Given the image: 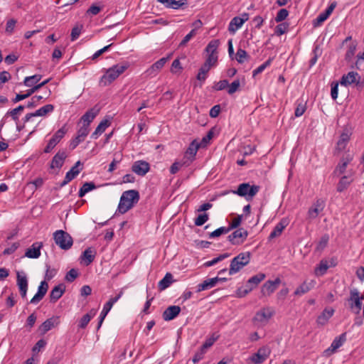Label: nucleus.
<instances>
[{
    "mask_svg": "<svg viewBox=\"0 0 364 364\" xmlns=\"http://www.w3.org/2000/svg\"><path fill=\"white\" fill-rule=\"evenodd\" d=\"M139 200V193L136 190H129L124 191L118 205V211L124 214L130 210L134 205L138 203Z\"/></svg>",
    "mask_w": 364,
    "mask_h": 364,
    "instance_id": "obj_1",
    "label": "nucleus"
},
{
    "mask_svg": "<svg viewBox=\"0 0 364 364\" xmlns=\"http://www.w3.org/2000/svg\"><path fill=\"white\" fill-rule=\"evenodd\" d=\"M127 63L116 64L106 70L105 73L101 77L100 83L103 86H107L115 80L127 68Z\"/></svg>",
    "mask_w": 364,
    "mask_h": 364,
    "instance_id": "obj_2",
    "label": "nucleus"
},
{
    "mask_svg": "<svg viewBox=\"0 0 364 364\" xmlns=\"http://www.w3.org/2000/svg\"><path fill=\"white\" fill-rule=\"evenodd\" d=\"M251 259V254L249 252H241L235 257L230 262L229 274L232 275L240 271L247 265Z\"/></svg>",
    "mask_w": 364,
    "mask_h": 364,
    "instance_id": "obj_3",
    "label": "nucleus"
},
{
    "mask_svg": "<svg viewBox=\"0 0 364 364\" xmlns=\"http://www.w3.org/2000/svg\"><path fill=\"white\" fill-rule=\"evenodd\" d=\"M364 299V295L361 294L357 289H353L350 291V296L347 301L350 311L359 314L362 309V301Z\"/></svg>",
    "mask_w": 364,
    "mask_h": 364,
    "instance_id": "obj_4",
    "label": "nucleus"
},
{
    "mask_svg": "<svg viewBox=\"0 0 364 364\" xmlns=\"http://www.w3.org/2000/svg\"><path fill=\"white\" fill-rule=\"evenodd\" d=\"M260 187L257 185H250L248 183H242L240 184L236 191L232 193L239 196L245 198L246 200H252L259 192Z\"/></svg>",
    "mask_w": 364,
    "mask_h": 364,
    "instance_id": "obj_5",
    "label": "nucleus"
},
{
    "mask_svg": "<svg viewBox=\"0 0 364 364\" xmlns=\"http://www.w3.org/2000/svg\"><path fill=\"white\" fill-rule=\"evenodd\" d=\"M53 239L55 244L62 250H69L73 244L72 237L67 232L59 230L53 233Z\"/></svg>",
    "mask_w": 364,
    "mask_h": 364,
    "instance_id": "obj_6",
    "label": "nucleus"
},
{
    "mask_svg": "<svg viewBox=\"0 0 364 364\" xmlns=\"http://www.w3.org/2000/svg\"><path fill=\"white\" fill-rule=\"evenodd\" d=\"M274 314L275 311L274 308L266 306L261 309L255 314L253 321L255 323L259 326H265Z\"/></svg>",
    "mask_w": 364,
    "mask_h": 364,
    "instance_id": "obj_7",
    "label": "nucleus"
},
{
    "mask_svg": "<svg viewBox=\"0 0 364 364\" xmlns=\"http://www.w3.org/2000/svg\"><path fill=\"white\" fill-rule=\"evenodd\" d=\"M271 350L267 346L259 348L257 353L252 354L248 360L253 364H261L269 356Z\"/></svg>",
    "mask_w": 364,
    "mask_h": 364,
    "instance_id": "obj_8",
    "label": "nucleus"
},
{
    "mask_svg": "<svg viewBox=\"0 0 364 364\" xmlns=\"http://www.w3.org/2000/svg\"><path fill=\"white\" fill-rule=\"evenodd\" d=\"M248 236V232L244 228H238L231 233L228 237V240L232 245H239L242 244Z\"/></svg>",
    "mask_w": 364,
    "mask_h": 364,
    "instance_id": "obj_9",
    "label": "nucleus"
},
{
    "mask_svg": "<svg viewBox=\"0 0 364 364\" xmlns=\"http://www.w3.org/2000/svg\"><path fill=\"white\" fill-rule=\"evenodd\" d=\"M67 132L65 126L58 129L52 138L49 140L47 146L44 149L45 153H50L52 149L59 143V141L64 137Z\"/></svg>",
    "mask_w": 364,
    "mask_h": 364,
    "instance_id": "obj_10",
    "label": "nucleus"
},
{
    "mask_svg": "<svg viewBox=\"0 0 364 364\" xmlns=\"http://www.w3.org/2000/svg\"><path fill=\"white\" fill-rule=\"evenodd\" d=\"M346 341V333H341L339 336L336 337L332 341L331 346L324 350L323 353L326 356L333 354L341 347Z\"/></svg>",
    "mask_w": 364,
    "mask_h": 364,
    "instance_id": "obj_11",
    "label": "nucleus"
},
{
    "mask_svg": "<svg viewBox=\"0 0 364 364\" xmlns=\"http://www.w3.org/2000/svg\"><path fill=\"white\" fill-rule=\"evenodd\" d=\"M169 56L166 58H162L157 60L156 63H154L151 67H149L145 72L144 74L146 76L149 77H155L160 70L163 68V67L165 65V64L167 63V61L169 59Z\"/></svg>",
    "mask_w": 364,
    "mask_h": 364,
    "instance_id": "obj_12",
    "label": "nucleus"
},
{
    "mask_svg": "<svg viewBox=\"0 0 364 364\" xmlns=\"http://www.w3.org/2000/svg\"><path fill=\"white\" fill-rule=\"evenodd\" d=\"M249 19V15L247 13H244L242 16L234 17L230 22L228 26V31L231 33H235L238 29H240L245 22Z\"/></svg>",
    "mask_w": 364,
    "mask_h": 364,
    "instance_id": "obj_13",
    "label": "nucleus"
},
{
    "mask_svg": "<svg viewBox=\"0 0 364 364\" xmlns=\"http://www.w3.org/2000/svg\"><path fill=\"white\" fill-rule=\"evenodd\" d=\"M149 170V164L144 160L136 161L132 166V171L140 176H145Z\"/></svg>",
    "mask_w": 364,
    "mask_h": 364,
    "instance_id": "obj_14",
    "label": "nucleus"
},
{
    "mask_svg": "<svg viewBox=\"0 0 364 364\" xmlns=\"http://www.w3.org/2000/svg\"><path fill=\"white\" fill-rule=\"evenodd\" d=\"M60 323L59 316H53L46 319L38 328V331L41 335H44L48 331L57 326Z\"/></svg>",
    "mask_w": 364,
    "mask_h": 364,
    "instance_id": "obj_15",
    "label": "nucleus"
},
{
    "mask_svg": "<svg viewBox=\"0 0 364 364\" xmlns=\"http://www.w3.org/2000/svg\"><path fill=\"white\" fill-rule=\"evenodd\" d=\"M226 278L225 277H213L204 280L202 283L197 286V291L200 292L207 289H210L216 286L219 282H225Z\"/></svg>",
    "mask_w": 364,
    "mask_h": 364,
    "instance_id": "obj_16",
    "label": "nucleus"
},
{
    "mask_svg": "<svg viewBox=\"0 0 364 364\" xmlns=\"http://www.w3.org/2000/svg\"><path fill=\"white\" fill-rule=\"evenodd\" d=\"M54 107L53 105L48 104L46 105L40 109H37L36 112L27 114L24 117V122H28L33 117H44L48 113H50L53 111Z\"/></svg>",
    "mask_w": 364,
    "mask_h": 364,
    "instance_id": "obj_17",
    "label": "nucleus"
},
{
    "mask_svg": "<svg viewBox=\"0 0 364 364\" xmlns=\"http://www.w3.org/2000/svg\"><path fill=\"white\" fill-rule=\"evenodd\" d=\"M360 79V76L357 72L350 71L346 75H343L340 82L341 85L348 87L354 83H356V85H358Z\"/></svg>",
    "mask_w": 364,
    "mask_h": 364,
    "instance_id": "obj_18",
    "label": "nucleus"
},
{
    "mask_svg": "<svg viewBox=\"0 0 364 364\" xmlns=\"http://www.w3.org/2000/svg\"><path fill=\"white\" fill-rule=\"evenodd\" d=\"M17 286L22 298H26L28 290V279L24 272H17Z\"/></svg>",
    "mask_w": 364,
    "mask_h": 364,
    "instance_id": "obj_19",
    "label": "nucleus"
},
{
    "mask_svg": "<svg viewBox=\"0 0 364 364\" xmlns=\"http://www.w3.org/2000/svg\"><path fill=\"white\" fill-rule=\"evenodd\" d=\"M325 204L323 200H317L308 210V218L309 219H315L319 213L323 211Z\"/></svg>",
    "mask_w": 364,
    "mask_h": 364,
    "instance_id": "obj_20",
    "label": "nucleus"
},
{
    "mask_svg": "<svg viewBox=\"0 0 364 364\" xmlns=\"http://www.w3.org/2000/svg\"><path fill=\"white\" fill-rule=\"evenodd\" d=\"M48 289V284L46 281H42L38 288L37 293L31 299V304L38 303L46 295Z\"/></svg>",
    "mask_w": 364,
    "mask_h": 364,
    "instance_id": "obj_21",
    "label": "nucleus"
},
{
    "mask_svg": "<svg viewBox=\"0 0 364 364\" xmlns=\"http://www.w3.org/2000/svg\"><path fill=\"white\" fill-rule=\"evenodd\" d=\"M81 165V162L77 161L75 164L66 173L65 177L62 183V186H65L74 179L80 172L81 168L78 167Z\"/></svg>",
    "mask_w": 364,
    "mask_h": 364,
    "instance_id": "obj_22",
    "label": "nucleus"
},
{
    "mask_svg": "<svg viewBox=\"0 0 364 364\" xmlns=\"http://www.w3.org/2000/svg\"><path fill=\"white\" fill-rule=\"evenodd\" d=\"M66 157H67V154L64 151H58L53 156V158L51 161L50 168L60 169L63 166Z\"/></svg>",
    "mask_w": 364,
    "mask_h": 364,
    "instance_id": "obj_23",
    "label": "nucleus"
},
{
    "mask_svg": "<svg viewBox=\"0 0 364 364\" xmlns=\"http://www.w3.org/2000/svg\"><path fill=\"white\" fill-rule=\"evenodd\" d=\"M316 282L314 280L304 281L301 285H299L294 291V294L296 296H301L309 292L311 289L314 287Z\"/></svg>",
    "mask_w": 364,
    "mask_h": 364,
    "instance_id": "obj_24",
    "label": "nucleus"
},
{
    "mask_svg": "<svg viewBox=\"0 0 364 364\" xmlns=\"http://www.w3.org/2000/svg\"><path fill=\"white\" fill-rule=\"evenodd\" d=\"M181 308L178 306H170L163 313V318L165 321H171L175 318L180 313Z\"/></svg>",
    "mask_w": 364,
    "mask_h": 364,
    "instance_id": "obj_25",
    "label": "nucleus"
},
{
    "mask_svg": "<svg viewBox=\"0 0 364 364\" xmlns=\"http://www.w3.org/2000/svg\"><path fill=\"white\" fill-rule=\"evenodd\" d=\"M42 247L41 242H35L31 247L27 249L25 256L28 258L36 259L41 256V248Z\"/></svg>",
    "mask_w": 364,
    "mask_h": 364,
    "instance_id": "obj_26",
    "label": "nucleus"
},
{
    "mask_svg": "<svg viewBox=\"0 0 364 364\" xmlns=\"http://www.w3.org/2000/svg\"><path fill=\"white\" fill-rule=\"evenodd\" d=\"M353 159V156L350 154L346 155V156L343 157L338 166H336L334 173L335 174H343L348 166V165L350 163V161Z\"/></svg>",
    "mask_w": 364,
    "mask_h": 364,
    "instance_id": "obj_27",
    "label": "nucleus"
},
{
    "mask_svg": "<svg viewBox=\"0 0 364 364\" xmlns=\"http://www.w3.org/2000/svg\"><path fill=\"white\" fill-rule=\"evenodd\" d=\"M279 283L280 279L279 278H277L274 281H267L263 284L262 287V293L264 295H270L275 291L277 285Z\"/></svg>",
    "mask_w": 364,
    "mask_h": 364,
    "instance_id": "obj_28",
    "label": "nucleus"
},
{
    "mask_svg": "<svg viewBox=\"0 0 364 364\" xmlns=\"http://www.w3.org/2000/svg\"><path fill=\"white\" fill-rule=\"evenodd\" d=\"M334 310L332 308H326L318 316L316 322L318 325L324 326L327 323L329 318L333 315Z\"/></svg>",
    "mask_w": 364,
    "mask_h": 364,
    "instance_id": "obj_29",
    "label": "nucleus"
},
{
    "mask_svg": "<svg viewBox=\"0 0 364 364\" xmlns=\"http://www.w3.org/2000/svg\"><path fill=\"white\" fill-rule=\"evenodd\" d=\"M98 112L99 110L96 108H92L87 112H86L81 117V122H82V125H87V127H90V124L97 115Z\"/></svg>",
    "mask_w": 364,
    "mask_h": 364,
    "instance_id": "obj_30",
    "label": "nucleus"
},
{
    "mask_svg": "<svg viewBox=\"0 0 364 364\" xmlns=\"http://www.w3.org/2000/svg\"><path fill=\"white\" fill-rule=\"evenodd\" d=\"M95 257V252L91 248H87L82 254L80 258L85 266L90 264Z\"/></svg>",
    "mask_w": 364,
    "mask_h": 364,
    "instance_id": "obj_31",
    "label": "nucleus"
},
{
    "mask_svg": "<svg viewBox=\"0 0 364 364\" xmlns=\"http://www.w3.org/2000/svg\"><path fill=\"white\" fill-rule=\"evenodd\" d=\"M288 223L287 220L282 219L279 223L276 225L274 230L271 232L269 236V239L272 240L274 237L279 236L284 229L287 227Z\"/></svg>",
    "mask_w": 364,
    "mask_h": 364,
    "instance_id": "obj_32",
    "label": "nucleus"
},
{
    "mask_svg": "<svg viewBox=\"0 0 364 364\" xmlns=\"http://www.w3.org/2000/svg\"><path fill=\"white\" fill-rule=\"evenodd\" d=\"M65 287L63 284L55 286L50 293V299L51 302L57 301L63 294Z\"/></svg>",
    "mask_w": 364,
    "mask_h": 364,
    "instance_id": "obj_33",
    "label": "nucleus"
},
{
    "mask_svg": "<svg viewBox=\"0 0 364 364\" xmlns=\"http://www.w3.org/2000/svg\"><path fill=\"white\" fill-rule=\"evenodd\" d=\"M173 282V275L167 272L164 277L159 281L158 284V287L160 291H164L166 288H168L172 283Z\"/></svg>",
    "mask_w": 364,
    "mask_h": 364,
    "instance_id": "obj_34",
    "label": "nucleus"
},
{
    "mask_svg": "<svg viewBox=\"0 0 364 364\" xmlns=\"http://www.w3.org/2000/svg\"><path fill=\"white\" fill-rule=\"evenodd\" d=\"M200 147H201L200 144L196 140H193L186 151V156H189L192 161Z\"/></svg>",
    "mask_w": 364,
    "mask_h": 364,
    "instance_id": "obj_35",
    "label": "nucleus"
},
{
    "mask_svg": "<svg viewBox=\"0 0 364 364\" xmlns=\"http://www.w3.org/2000/svg\"><path fill=\"white\" fill-rule=\"evenodd\" d=\"M109 124L108 120L104 119L100 122V123L98 124L97 128L95 129V132L92 134L91 137L92 139H97L100 135H101L105 129L109 127Z\"/></svg>",
    "mask_w": 364,
    "mask_h": 364,
    "instance_id": "obj_36",
    "label": "nucleus"
},
{
    "mask_svg": "<svg viewBox=\"0 0 364 364\" xmlns=\"http://www.w3.org/2000/svg\"><path fill=\"white\" fill-rule=\"evenodd\" d=\"M349 140L350 135L346 132L342 133L337 142L336 149L338 150L339 151H343L346 148Z\"/></svg>",
    "mask_w": 364,
    "mask_h": 364,
    "instance_id": "obj_37",
    "label": "nucleus"
},
{
    "mask_svg": "<svg viewBox=\"0 0 364 364\" xmlns=\"http://www.w3.org/2000/svg\"><path fill=\"white\" fill-rule=\"evenodd\" d=\"M95 314L96 311L92 309L89 313L84 315L79 321V327L80 328H85L90 320L95 316Z\"/></svg>",
    "mask_w": 364,
    "mask_h": 364,
    "instance_id": "obj_38",
    "label": "nucleus"
},
{
    "mask_svg": "<svg viewBox=\"0 0 364 364\" xmlns=\"http://www.w3.org/2000/svg\"><path fill=\"white\" fill-rule=\"evenodd\" d=\"M96 188L95 185L92 182H86L80 188L78 192V196L80 198L83 197L88 192L94 190Z\"/></svg>",
    "mask_w": 364,
    "mask_h": 364,
    "instance_id": "obj_39",
    "label": "nucleus"
},
{
    "mask_svg": "<svg viewBox=\"0 0 364 364\" xmlns=\"http://www.w3.org/2000/svg\"><path fill=\"white\" fill-rule=\"evenodd\" d=\"M41 75H34L26 77L23 80V83L26 87H33L41 80Z\"/></svg>",
    "mask_w": 364,
    "mask_h": 364,
    "instance_id": "obj_40",
    "label": "nucleus"
},
{
    "mask_svg": "<svg viewBox=\"0 0 364 364\" xmlns=\"http://www.w3.org/2000/svg\"><path fill=\"white\" fill-rule=\"evenodd\" d=\"M352 180L349 179L348 176H343L337 185V191L340 193L343 192L348 188V186L350 184Z\"/></svg>",
    "mask_w": 364,
    "mask_h": 364,
    "instance_id": "obj_41",
    "label": "nucleus"
},
{
    "mask_svg": "<svg viewBox=\"0 0 364 364\" xmlns=\"http://www.w3.org/2000/svg\"><path fill=\"white\" fill-rule=\"evenodd\" d=\"M265 278V274L263 273H259L252 277H250L247 281V284L249 286H253V289L262 280Z\"/></svg>",
    "mask_w": 364,
    "mask_h": 364,
    "instance_id": "obj_42",
    "label": "nucleus"
},
{
    "mask_svg": "<svg viewBox=\"0 0 364 364\" xmlns=\"http://www.w3.org/2000/svg\"><path fill=\"white\" fill-rule=\"evenodd\" d=\"M210 67L208 65L203 64L201 68L199 69L198 73L197 75V80L200 81H205L207 77V73L210 70Z\"/></svg>",
    "mask_w": 364,
    "mask_h": 364,
    "instance_id": "obj_43",
    "label": "nucleus"
},
{
    "mask_svg": "<svg viewBox=\"0 0 364 364\" xmlns=\"http://www.w3.org/2000/svg\"><path fill=\"white\" fill-rule=\"evenodd\" d=\"M24 109V106L23 105H19L18 107H17L15 109H13L11 110H9L6 112V114H5L4 116V118L7 117L9 115L11 117V118L16 121L18 120V114L22 112L23 110Z\"/></svg>",
    "mask_w": 364,
    "mask_h": 364,
    "instance_id": "obj_44",
    "label": "nucleus"
},
{
    "mask_svg": "<svg viewBox=\"0 0 364 364\" xmlns=\"http://www.w3.org/2000/svg\"><path fill=\"white\" fill-rule=\"evenodd\" d=\"M122 294L123 291H121L116 296L110 298L109 301L104 305L103 309L109 312L113 305L122 297Z\"/></svg>",
    "mask_w": 364,
    "mask_h": 364,
    "instance_id": "obj_45",
    "label": "nucleus"
},
{
    "mask_svg": "<svg viewBox=\"0 0 364 364\" xmlns=\"http://www.w3.org/2000/svg\"><path fill=\"white\" fill-rule=\"evenodd\" d=\"M220 42L218 40H213L209 42L206 46L205 51L207 53H218L217 50L219 46Z\"/></svg>",
    "mask_w": 364,
    "mask_h": 364,
    "instance_id": "obj_46",
    "label": "nucleus"
},
{
    "mask_svg": "<svg viewBox=\"0 0 364 364\" xmlns=\"http://www.w3.org/2000/svg\"><path fill=\"white\" fill-rule=\"evenodd\" d=\"M230 231V228H228V227H220L213 232H210L209 235L210 238H214L218 237L220 236L223 234H227Z\"/></svg>",
    "mask_w": 364,
    "mask_h": 364,
    "instance_id": "obj_47",
    "label": "nucleus"
},
{
    "mask_svg": "<svg viewBox=\"0 0 364 364\" xmlns=\"http://www.w3.org/2000/svg\"><path fill=\"white\" fill-rule=\"evenodd\" d=\"M90 132V129L87 125H82L77 132V137L81 139L82 141Z\"/></svg>",
    "mask_w": 364,
    "mask_h": 364,
    "instance_id": "obj_48",
    "label": "nucleus"
},
{
    "mask_svg": "<svg viewBox=\"0 0 364 364\" xmlns=\"http://www.w3.org/2000/svg\"><path fill=\"white\" fill-rule=\"evenodd\" d=\"M328 240L329 236L327 234L323 235L318 242L316 250L317 251H322L327 246Z\"/></svg>",
    "mask_w": 364,
    "mask_h": 364,
    "instance_id": "obj_49",
    "label": "nucleus"
},
{
    "mask_svg": "<svg viewBox=\"0 0 364 364\" xmlns=\"http://www.w3.org/2000/svg\"><path fill=\"white\" fill-rule=\"evenodd\" d=\"M218 58V53H208V58L205 60L204 64L212 68L213 66H215L217 64Z\"/></svg>",
    "mask_w": 364,
    "mask_h": 364,
    "instance_id": "obj_50",
    "label": "nucleus"
},
{
    "mask_svg": "<svg viewBox=\"0 0 364 364\" xmlns=\"http://www.w3.org/2000/svg\"><path fill=\"white\" fill-rule=\"evenodd\" d=\"M229 257V254L225 253L220 255L218 257L213 258V259L208 261L204 263V266L205 267H211L217 264L218 262L222 261L223 259Z\"/></svg>",
    "mask_w": 364,
    "mask_h": 364,
    "instance_id": "obj_51",
    "label": "nucleus"
},
{
    "mask_svg": "<svg viewBox=\"0 0 364 364\" xmlns=\"http://www.w3.org/2000/svg\"><path fill=\"white\" fill-rule=\"evenodd\" d=\"M188 166L186 161H175L170 167V173L176 174L183 166Z\"/></svg>",
    "mask_w": 364,
    "mask_h": 364,
    "instance_id": "obj_52",
    "label": "nucleus"
},
{
    "mask_svg": "<svg viewBox=\"0 0 364 364\" xmlns=\"http://www.w3.org/2000/svg\"><path fill=\"white\" fill-rule=\"evenodd\" d=\"M328 268L327 262L326 261H321L318 266L315 269V273L317 275H323L326 272Z\"/></svg>",
    "mask_w": 364,
    "mask_h": 364,
    "instance_id": "obj_53",
    "label": "nucleus"
},
{
    "mask_svg": "<svg viewBox=\"0 0 364 364\" xmlns=\"http://www.w3.org/2000/svg\"><path fill=\"white\" fill-rule=\"evenodd\" d=\"M82 29V25L75 26L71 31L70 39L72 41L77 40L81 34Z\"/></svg>",
    "mask_w": 364,
    "mask_h": 364,
    "instance_id": "obj_54",
    "label": "nucleus"
},
{
    "mask_svg": "<svg viewBox=\"0 0 364 364\" xmlns=\"http://www.w3.org/2000/svg\"><path fill=\"white\" fill-rule=\"evenodd\" d=\"M272 58L268 59L267 61H265L264 63L260 65L258 68H257L255 70L252 72L253 77L256 76L257 75L262 73L268 66L270 65L272 63Z\"/></svg>",
    "mask_w": 364,
    "mask_h": 364,
    "instance_id": "obj_55",
    "label": "nucleus"
},
{
    "mask_svg": "<svg viewBox=\"0 0 364 364\" xmlns=\"http://www.w3.org/2000/svg\"><path fill=\"white\" fill-rule=\"evenodd\" d=\"M247 58L248 55L245 50L242 48L237 49L235 58L239 63H244L245 60L247 59Z\"/></svg>",
    "mask_w": 364,
    "mask_h": 364,
    "instance_id": "obj_56",
    "label": "nucleus"
},
{
    "mask_svg": "<svg viewBox=\"0 0 364 364\" xmlns=\"http://www.w3.org/2000/svg\"><path fill=\"white\" fill-rule=\"evenodd\" d=\"M209 219V216L207 213L200 214L194 220V223L196 226H201L205 224Z\"/></svg>",
    "mask_w": 364,
    "mask_h": 364,
    "instance_id": "obj_57",
    "label": "nucleus"
},
{
    "mask_svg": "<svg viewBox=\"0 0 364 364\" xmlns=\"http://www.w3.org/2000/svg\"><path fill=\"white\" fill-rule=\"evenodd\" d=\"M289 15V11L286 9H282L278 12L275 17V21L279 23L285 20Z\"/></svg>",
    "mask_w": 364,
    "mask_h": 364,
    "instance_id": "obj_58",
    "label": "nucleus"
},
{
    "mask_svg": "<svg viewBox=\"0 0 364 364\" xmlns=\"http://www.w3.org/2000/svg\"><path fill=\"white\" fill-rule=\"evenodd\" d=\"M328 18V17L323 12L319 14V15L316 17V18L314 19L313 21L314 26H315V27L319 26Z\"/></svg>",
    "mask_w": 364,
    "mask_h": 364,
    "instance_id": "obj_59",
    "label": "nucleus"
},
{
    "mask_svg": "<svg viewBox=\"0 0 364 364\" xmlns=\"http://www.w3.org/2000/svg\"><path fill=\"white\" fill-rule=\"evenodd\" d=\"M253 289V286H249L247 284L245 287H242L238 289L237 290V295L240 297H243L247 294H249L252 290Z\"/></svg>",
    "mask_w": 364,
    "mask_h": 364,
    "instance_id": "obj_60",
    "label": "nucleus"
},
{
    "mask_svg": "<svg viewBox=\"0 0 364 364\" xmlns=\"http://www.w3.org/2000/svg\"><path fill=\"white\" fill-rule=\"evenodd\" d=\"M240 81L239 80H236L233 81L228 87V92L230 95L234 94L235 92L237 91L239 87H240Z\"/></svg>",
    "mask_w": 364,
    "mask_h": 364,
    "instance_id": "obj_61",
    "label": "nucleus"
},
{
    "mask_svg": "<svg viewBox=\"0 0 364 364\" xmlns=\"http://www.w3.org/2000/svg\"><path fill=\"white\" fill-rule=\"evenodd\" d=\"M218 336H213L212 337L209 338L208 339H207L205 341V342L203 344V346H201V348L203 349L205 351H206V350L210 348V346H213V344L215 342V341L218 339Z\"/></svg>",
    "mask_w": 364,
    "mask_h": 364,
    "instance_id": "obj_62",
    "label": "nucleus"
},
{
    "mask_svg": "<svg viewBox=\"0 0 364 364\" xmlns=\"http://www.w3.org/2000/svg\"><path fill=\"white\" fill-rule=\"evenodd\" d=\"M288 24L285 23H280L277 26L275 33L278 36H281L287 31Z\"/></svg>",
    "mask_w": 364,
    "mask_h": 364,
    "instance_id": "obj_63",
    "label": "nucleus"
},
{
    "mask_svg": "<svg viewBox=\"0 0 364 364\" xmlns=\"http://www.w3.org/2000/svg\"><path fill=\"white\" fill-rule=\"evenodd\" d=\"M77 271L75 269H71L66 274L65 279L68 282H73L77 277Z\"/></svg>",
    "mask_w": 364,
    "mask_h": 364,
    "instance_id": "obj_64",
    "label": "nucleus"
}]
</instances>
